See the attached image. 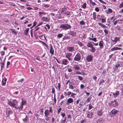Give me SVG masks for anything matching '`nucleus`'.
Instances as JSON below:
<instances>
[{"label":"nucleus","mask_w":123,"mask_h":123,"mask_svg":"<svg viewBox=\"0 0 123 123\" xmlns=\"http://www.w3.org/2000/svg\"><path fill=\"white\" fill-rule=\"evenodd\" d=\"M118 112V110L115 109H113L110 112V115L111 117H114Z\"/></svg>","instance_id":"1a4fd4ad"},{"label":"nucleus","mask_w":123,"mask_h":123,"mask_svg":"<svg viewBox=\"0 0 123 123\" xmlns=\"http://www.w3.org/2000/svg\"><path fill=\"white\" fill-rule=\"evenodd\" d=\"M81 59V56L80 54L78 53L74 58V60L76 61H79Z\"/></svg>","instance_id":"9d476101"},{"label":"nucleus","mask_w":123,"mask_h":123,"mask_svg":"<svg viewBox=\"0 0 123 123\" xmlns=\"http://www.w3.org/2000/svg\"><path fill=\"white\" fill-rule=\"evenodd\" d=\"M56 18L58 19L61 18L62 17L60 13L59 12H57V13L56 15Z\"/></svg>","instance_id":"cd10ccee"},{"label":"nucleus","mask_w":123,"mask_h":123,"mask_svg":"<svg viewBox=\"0 0 123 123\" xmlns=\"http://www.w3.org/2000/svg\"><path fill=\"white\" fill-rule=\"evenodd\" d=\"M6 58H5V60ZM5 61L4 60L3 61V62H1L0 63V65L1 66V70L2 71L3 70V68H4V66L5 64Z\"/></svg>","instance_id":"393cba45"},{"label":"nucleus","mask_w":123,"mask_h":123,"mask_svg":"<svg viewBox=\"0 0 123 123\" xmlns=\"http://www.w3.org/2000/svg\"><path fill=\"white\" fill-rule=\"evenodd\" d=\"M105 82V81L104 80L101 79L99 82V85H101L102 83H104Z\"/></svg>","instance_id":"4d7b16f0"},{"label":"nucleus","mask_w":123,"mask_h":123,"mask_svg":"<svg viewBox=\"0 0 123 123\" xmlns=\"http://www.w3.org/2000/svg\"><path fill=\"white\" fill-rule=\"evenodd\" d=\"M93 18L94 20H95L96 19V13L95 12H94L93 13Z\"/></svg>","instance_id":"58836bf2"},{"label":"nucleus","mask_w":123,"mask_h":123,"mask_svg":"<svg viewBox=\"0 0 123 123\" xmlns=\"http://www.w3.org/2000/svg\"><path fill=\"white\" fill-rule=\"evenodd\" d=\"M48 116L44 115L45 119L47 121H48L49 120V118Z\"/></svg>","instance_id":"c03bdc74"},{"label":"nucleus","mask_w":123,"mask_h":123,"mask_svg":"<svg viewBox=\"0 0 123 123\" xmlns=\"http://www.w3.org/2000/svg\"><path fill=\"white\" fill-rule=\"evenodd\" d=\"M101 17L103 18H100V20H101L102 22V23L105 22L106 21V18L105 17V16L103 15H102L101 16Z\"/></svg>","instance_id":"aec40b11"},{"label":"nucleus","mask_w":123,"mask_h":123,"mask_svg":"<svg viewBox=\"0 0 123 123\" xmlns=\"http://www.w3.org/2000/svg\"><path fill=\"white\" fill-rule=\"evenodd\" d=\"M76 32H74L73 31H70L69 33V35L73 37H75L76 36Z\"/></svg>","instance_id":"4be33fe9"},{"label":"nucleus","mask_w":123,"mask_h":123,"mask_svg":"<svg viewBox=\"0 0 123 123\" xmlns=\"http://www.w3.org/2000/svg\"><path fill=\"white\" fill-rule=\"evenodd\" d=\"M49 45L50 46V53L51 55H53L54 54V49H53V47L51 44H50Z\"/></svg>","instance_id":"dca6fc26"},{"label":"nucleus","mask_w":123,"mask_h":123,"mask_svg":"<svg viewBox=\"0 0 123 123\" xmlns=\"http://www.w3.org/2000/svg\"><path fill=\"white\" fill-rule=\"evenodd\" d=\"M29 28H27L24 31V34L26 35H28V32H29Z\"/></svg>","instance_id":"f704fd0d"},{"label":"nucleus","mask_w":123,"mask_h":123,"mask_svg":"<svg viewBox=\"0 0 123 123\" xmlns=\"http://www.w3.org/2000/svg\"><path fill=\"white\" fill-rule=\"evenodd\" d=\"M63 36V35L62 34H58L57 36V37L60 38H61Z\"/></svg>","instance_id":"603ef678"},{"label":"nucleus","mask_w":123,"mask_h":123,"mask_svg":"<svg viewBox=\"0 0 123 123\" xmlns=\"http://www.w3.org/2000/svg\"><path fill=\"white\" fill-rule=\"evenodd\" d=\"M59 28L62 30L65 31L71 28L70 25L67 24H62L60 25Z\"/></svg>","instance_id":"f257e3e1"},{"label":"nucleus","mask_w":123,"mask_h":123,"mask_svg":"<svg viewBox=\"0 0 123 123\" xmlns=\"http://www.w3.org/2000/svg\"><path fill=\"white\" fill-rule=\"evenodd\" d=\"M67 49L68 52H72L75 51V48L74 46H68L67 48Z\"/></svg>","instance_id":"ddd939ff"},{"label":"nucleus","mask_w":123,"mask_h":123,"mask_svg":"<svg viewBox=\"0 0 123 123\" xmlns=\"http://www.w3.org/2000/svg\"><path fill=\"white\" fill-rule=\"evenodd\" d=\"M119 89L121 91L122 93L123 94V84H120L119 86Z\"/></svg>","instance_id":"473e14b6"},{"label":"nucleus","mask_w":123,"mask_h":123,"mask_svg":"<svg viewBox=\"0 0 123 123\" xmlns=\"http://www.w3.org/2000/svg\"><path fill=\"white\" fill-rule=\"evenodd\" d=\"M38 13L39 17L42 18L43 16L45 15L46 14V13L44 12H39Z\"/></svg>","instance_id":"5701e85b"},{"label":"nucleus","mask_w":123,"mask_h":123,"mask_svg":"<svg viewBox=\"0 0 123 123\" xmlns=\"http://www.w3.org/2000/svg\"><path fill=\"white\" fill-rule=\"evenodd\" d=\"M10 30L11 31V32L12 33L16 35L17 34V32L14 29H10Z\"/></svg>","instance_id":"72a5a7b5"},{"label":"nucleus","mask_w":123,"mask_h":123,"mask_svg":"<svg viewBox=\"0 0 123 123\" xmlns=\"http://www.w3.org/2000/svg\"><path fill=\"white\" fill-rule=\"evenodd\" d=\"M104 42L102 40L100 41L99 43V48L100 49H102L104 46Z\"/></svg>","instance_id":"6ab92c4d"},{"label":"nucleus","mask_w":123,"mask_h":123,"mask_svg":"<svg viewBox=\"0 0 123 123\" xmlns=\"http://www.w3.org/2000/svg\"><path fill=\"white\" fill-rule=\"evenodd\" d=\"M73 68L75 70H78L80 69V67L78 65L74 64Z\"/></svg>","instance_id":"f3484780"},{"label":"nucleus","mask_w":123,"mask_h":123,"mask_svg":"<svg viewBox=\"0 0 123 123\" xmlns=\"http://www.w3.org/2000/svg\"><path fill=\"white\" fill-rule=\"evenodd\" d=\"M75 95V94L74 93H72L71 94V96L73 98H74L75 97L74 96Z\"/></svg>","instance_id":"338daca9"},{"label":"nucleus","mask_w":123,"mask_h":123,"mask_svg":"<svg viewBox=\"0 0 123 123\" xmlns=\"http://www.w3.org/2000/svg\"><path fill=\"white\" fill-rule=\"evenodd\" d=\"M10 62L9 61H7L6 64V68H8L10 65Z\"/></svg>","instance_id":"13d9d810"},{"label":"nucleus","mask_w":123,"mask_h":123,"mask_svg":"<svg viewBox=\"0 0 123 123\" xmlns=\"http://www.w3.org/2000/svg\"><path fill=\"white\" fill-rule=\"evenodd\" d=\"M6 115L7 117H9L10 114H12V111L9 108H7L6 111Z\"/></svg>","instance_id":"6e6552de"},{"label":"nucleus","mask_w":123,"mask_h":123,"mask_svg":"<svg viewBox=\"0 0 123 123\" xmlns=\"http://www.w3.org/2000/svg\"><path fill=\"white\" fill-rule=\"evenodd\" d=\"M123 7V1L122 2V3L119 6V8H121Z\"/></svg>","instance_id":"052dcab7"},{"label":"nucleus","mask_w":123,"mask_h":123,"mask_svg":"<svg viewBox=\"0 0 123 123\" xmlns=\"http://www.w3.org/2000/svg\"><path fill=\"white\" fill-rule=\"evenodd\" d=\"M119 94V93L118 91H117L115 93H113V97L116 98L118 96V95Z\"/></svg>","instance_id":"7c9ffc66"},{"label":"nucleus","mask_w":123,"mask_h":123,"mask_svg":"<svg viewBox=\"0 0 123 123\" xmlns=\"http://www.w3.org/2000/svg\"><path fill=\"white\" fill-rule=\"evenodd\" d=\"M88 39H89V40H90L93 41L95 42H96L97 41L96 38V37H94L93 38H92L90 37H89Z\"/></svg>","instance_id":"4c0bfd02"},{"label":"nucleus","mask_w":123,"mask_h":123,"mask_svg":"<svg viewBox=\"0 0 123 123\" xmlns=\"http://www.w3.org/2000/svg\"><path fill=\"white\" fill-rule=\"evenodd\" d=\"M42 42L43 44L48 49H49V46L47 45L46 43L43 42Z\"/></svg>","instance_id":"864d4df0"},{"label":"nucleus","mask_w":123,"mask_h":123,"mask_svg":"<svg viewBox=\"0 0 123 123\" xmlns=\"http://www.w3.org/2000/svg\"><path fill=\"white\" fill-rule=\"evenodd\" d=\"M23 108V106L21 105L20 106H19L18 107L17 109H18L20 110H22Z\"/></svg>","instance_id":"09e8293b"},{"label":"nucleus","mask_w":123,"mask_h":123,"mask_svg":"<svg viewBox=\"0 0 123 123\" xmlns=\"http://www.w3.org/2000/svg\"><path fill=\"white\" fill-rule=\"evenodd\" d=\"M49 110L47 109L44 112V115L49 116L51 113L52 114L53 112V107L52 106H50L49 108Z\"/></svg>","instance_id":"f03ea898"},{"label":"nucleus","mask_w":123,"mask_h":123,"mask_svg":"<svg viewBox=\"0 0 123 123\" xmlns=\"http://www.w3.org/2000/svg\"><path fill=\"white\" fill-rule=\"evenodd\" d=\"M75 74H82V73H81L80 72V71H76L75 73L74 74H72L73 75L74 74V75H75Z\"/></svg>","instance_id":"a18cd8bd"},{"label":"nucleus","mask_w":123,"mask_h":123,"mask_svg":"<svg viewBox=\"0 0 123 123\" xmlns=\"http://www.w3.org/2000/svg\"><path fill=\"white\" fill-rule=\"evenodd\" d=\"M28 120V117L27 116H26L25 118L22 119L23 122L25 123H27V122Z\"/></svg>","instance_id":"e433bc0d"},{"label":"nucleus","mask_w":123,"mask_h":123,"mask_svg":"<svg viewBox=\"0 0 123 123\" xmlns=\"http://www.w3.org/2000/svg\"><path fill=\"white\" fill-rule=\"evenodd\" d=\"M93 114V113L92 112H88L87 113V117L88 118H91L92 117Z\"/></svg>","instance_id":"b1692460"},{"label":"nucleus","mask_w":123,"mask_h":123,"mask_svg":"<svg viewBox=\"0 0 123 123\" xmlns=\"http://www.w3.org/2000/svg\"><path fill=\"white\" fill-rule=\"evenodd\" d=\"M120 66V65L119 64H116L114 66L115 69L116 70H117L118 69V68Z\"/></svg>","instance_id":"ea45409f"},{"label":"nucleus","mask_w":123,"mask_h":123,"mask_svg":"<svg viewBox=\"0 0 123 123\" xmlns=\"http://www.w3.org/2000/svg\"><path fill=\"white\" fill-rule=\"evenodd\" d=\"M78 79L80 81H82L83 80L82 77L80 76H78Z\"/></svg>","instance_id":"69168bd1"},{"label":"nucleus","mask_w":123,"mask_h":123,"mask_svg":"<svg viewBox=\"0 0 123 123\" xmlns=\"http://www.w3.org/2000/svg\"><path fill=\"white\" fill-rule=\"evenodd\" d=\"M70 37L68 36H66L63 37L62 38V40H65L66 39H70Z\"/></svg>","instance_id":"de8ad7c7"},{"label":"nucleus","mask_w":123,"mask_h":123,"mask_svg":"<svg viewBox=\"0 0 123 123\" xmlns=\"http://www.w3.org/2000/svg\"><path fill=\"white\" fill-rule=\"evenodd\" d=\"M6 79L5 77L3 78L2 81L1 82L2 85V86L5 85L6 84Z\"/></svg>","instance_id":"c85d7f7f"},{"label":"nucleus","mask_w":123,"mask_h":123,"mask_svg":"<svg viewBox=\"0 0 123 123\" xmlns=\"http://www.w3.org/2000/svg\"><path fill=\"white\" fill-rule=\"evenodd\" d=\"M83 103V102H82L81 101L80 102L79 104V105L77 106V107L79 108H80L83 105V104H82Z\"/></svg>","instance_id":"49530a36"},{"label":"nucleus","mask_w":123,"mask_h":123,"mask_svg":"<svg viewBox=\"0 0 123 123\" xmlns=\"http://www.w3.org/2000/svg\"><path fill=\"white\" fill-rule=\"evenodd\" d=\"M80 24L81 25H85L84 21L83 20H81L80 22Z\"/></svg>","instance_id":"a19ab883"},{"label":"nucleus","mask_w":123,"mask_h":123,"mask_svg":"<svg viewBox=\"0 0 123 123\" xmlns=\"http://www.w3.org/2000/svg\"><path fill=\"white\" fill-rule=\"evenodd\" d=\"M91 98V97H89L87 99V100L86 101V102L87 103H88L90 101Z\"/></svg>","instance_id":"8fccbe9b"},{"label":"nucleus","mask_w":123,"mask_h":123,"mask_svg":"<svg viewBox=\"0 0 123 123\" xmlns=\"http://www.w3.org/2000/svg\"><path fill=\"white\" fill-rule=\"evenodd\" d=\"M24 80V79L23 78H22L20 80H18L17 82H18L22 83V81H23Z\"/></svg>","instance_id":"e2e57ef3"},{"label":"nucleus","mask_w":123,"mask_h":123,"mask_svg":"<svg viewBox=\"0 0 123 123\" xmlns=\"http://www.w3.org/2000/svg\"><path fill=\"white\" fill-rule=\"evenodd\" d=\"M122 49L121 48H118V47H114L113 48L111 49V51H113L115 50H118Z\"/></svg>","instance_id":"c756f323"},{"label":"nucleus","mask_w":123,"mask_h":123,"mask_svg":"<svg viewBox=\"0 0 123 123\" xmlns=\"http://www.w3.org/2000/svg\"><path fill=\"white\" fill-rule=\"evenodd\" d=\"M0 54L1 55L3 56L5 55V52L4 51H2L0 52Z\"/></svg>","instance_id":"5fc2aeb1"},{"label":"nucleus","mask_w":123,"mask_h":123,"mask_svg":"<svg viewBox=\"0 0 123 123\" xmlns=\"http://www.w3.org/2000/svg\"><path fill=\"white\" fill-rule=\"evenodd\" d=\"M104 120L103 118H100L97 121V123H103Z\"/></svg>","instance_id":"bb28decb"},{"label":"nucleus","mask_w":123,"mask_h":123,"mask_svg":"<svg viewBox=\"0 0 123 123\" xmlns=\"http://www.w3.org/2000/svg\"><path fill=\"white\" fill-rule=\"evenodd\" d=\"M68 88L71 90H73L74 89V84L72 82H70L69 80H68L66 82V85H67L68 83Z\"/></svg>","instance_id":"423d86ee"},{"label":"nucleus","mask_w":123,"mask_h":123,"mask_svg":"<svg viewBox=\"0 0 123 123\" xmlns=\"http://www.w3.org/2000/svg\"><path fill=\"white\" fill-rule=\"evenodd\" d=\"M93 108V107L91 105V104H90L89 105L88 110H90L92 108Z\"/></svg>","instance_id":"bf43d9fd"},{"label":"nucleus","mask_w":123,"mask_h":123,"mask_svg":"<svg viewBox=\"0 0 123 123\" xmlns=\"http://www.w3.org/2000/svg\"><path fill=\"white\" fill-rule=\"evenodd\" d=\"M70 12L67 9L64 7L62 9L61 13L62 14H64L67 15H69L70 14Z\"/></svg>","instance_id":"39448f33"},{"label":"nucleus","mask_w":123,"mask_h":123,"mask_svg":"<svg viewBox=\"0 0 123 123\" xmlns=\"http://www.w3.org/2000/svg\"><path fill=\"white\" fill-rule=\"evenodd\" d=\"M69 63V61H68L67 60L64 59L62 60V64L64 65H67Z\"/></svg>","instance_id":"a211bd4d"},{"label":"nucleus","mask_w":123,"mask_h":123,"mask_svg":"<svg viewBox=\"0 0 123 123\" xmlns=\"http://www.w3.org/2000/svg\"><path fill=\"white\" fill-rule=\"evenodd\" d=\"M62 108H59V109L57 111V113L58 114H59L60 111H61Z\"/></svg>","instance_id":"680f3d73"},{"label":"nucleus","mask_w":123,"mask_h":123,"mask_svg":"<svg viewBox=\"0 0 123 123\" xmlns=\"http://www.w3.org/2000/svg\"><path fill=\"white\" fill-rule=\"evenodd\" d=\"M87 46L88 48H90L91 49H90V51L92 53H94L96 50V49L95 48L93 47V46L91 42H90L87 43Z\"/></svg>","instance_id":"7ed1b4c3"},{"label":"nucleus","mask_w":123,"mask_h":123,"mask_svg":"<svg viewBox=\"0 0 123 123\" xmlns=\"http://www.w3.org/2000/svg\"><path fill=\"white\" fill-rule=\"evenodd\" d=\"M8 103L11 106L17 109V108L16 107V106L18 104V102L17 100L14 99L12 101H9L8 102Z\"/></svg>","instance_id":"20e7f679"},{"label":"nucleus","mask_w":123,"mask_h":123,"mask_svg":"<svg viewBox=\"0 0 123 123\" xmlns=\"http://www.w3.org/2000/svg\"><path fill=\"white\" fill-rule=\"evenodd\" d=\"M77 44L79 45L80 47L83 46V44L81 42L78 41L77 42Z\"/></svg>","instance_id":"37998d69"},{"label":"nucleus","mask_w":123,"mask_h":123,"mask_svg":"<svg viewBox=\"0 0 123 123\" xmlns=\"http://www.w3.org/2000/svg\"><path fill=\"white\" fill-rule=\"evenodd\" d=\"M120 38L119 37H116L114 38V40H111L112 42L113 43V44H116L117 42L119 41Z\"/></svg>","instance_id":"4468645a"},{"label":"nucleus","mask_w":123,"mask_h":123,"mask_svg":"<svg viewBox=\"0 0 123 123\" xmlns=\"http://www.w3.org/2000/svg\"><path fill=\"white\" fill-rule=\"evenodd\" d=\"M50 6V5H49L48 4H44V7L45 8H48Z\"/></svg>","instance_id":"774afa93"},{"label":"nucleus","mask_w":123,"mask_h":123,"mask_svg":"<svg viewBox=\"0 0 123 123\" xmlns=\"http://www.w3.org/2000/svg\"><path fill=\"white\" fill-rule=\"evenodd\" d=\"M86 3H85L83 4L82 6V7L83 8L85 9L86 8Z\"/></svg>","instance_id":"3c124183"},{"label":"nucleus","mask_w":123,"mask_h":123,"mask_svg":"<svg viewBox=\"0 0 123 123\" xmlns=\"http://www.w3.org/2000/svg\"><path fill=\"white\" fill-rule=\"evenodd\" d=\"M97 114L98 116H102L103 114L102 110L101 109L100 110H98L97 111Z\"/></svg>","instance_id":"412c9836"},{"label":"nucleus","mask_w":123,"mask_h":123,"mask_svg":"<svg viewBox=\"0 0 123 123\" xmlns=\"http://www.w3.org/2000/svg\"><path fill=\"white\" fill-rule=\"evenodd\" d=\"M73 102V99L71 98H70L67 99L65 105H68L72 103Z\"/></svg>","instance_id":"9b49d317"},{"label":"nucleus","mask_w":123,"mask_h":123,"mask_svg":"<svg viewBox=\"0 0 123 123\" xmlns=\"http://www.w3.org/2000/svg\"><path fill=\"white\" fill-rule=\"evenodd\" d=\"M72 55V54L70 53H68L66 54L65 57L67 58L69 61H71V58H70Z\"/></svg>","instance_id":"2eb2a0df"},{"label":"nucleus","mask_w":123,"mask_h":123,"mask_svg":"<svg viewBox=\"0 0 123 123\" xmlns=\"http://www.w3.org/2000/svg\"><path fill=\"white\" fill-rule=\"evenodd\" d=\"M40 28L38 26H37L35 27L34 29H35V32L37 31Z\"/></svg>","instance_id":"6e6d98bb"},{"label":"nucleus","mask_w":123,"mask_h":123,"mask_svg":"<svg viewBox=\"0 0 123 123\" xmlns=\"http://www.w3.org/2000/svg\"><path fill=\"white\" fill-rule=\"evenodd\" d=\"M16 51L15 52H16V53L18 54H21V51L20 50V49H17L16 50Z\"/></svg>","instance_id":"79ce46f5"},{"label":"nucleus","mask_w":123,"mask_h":123,"mask_svg":"<svg viewBox=\"0 0 123 123\" xmlns=\"http://www.w3.org/2000/svg\"><path fill=\"white\" fill-rule=\"evenodd\" d=\"M98 0L100 2H101V3H102L103 4H106V2H104V1H103L102 0Z\"/></svg>","instance_id":"0e129e2a"},{"label":"nucleus","mask_w":123,"mask_h":123,"mask_svg":"<svg viewBox=\"0 0 123 123\" xmlns=\"http://www.w3.org/2000/svg\"><path fill=\"white\" fill-rule=\"evenodd\" d=\"M98 24L99 26H101V27L102 28H104L105 29H107L108 28L107 27L105 26V25L102 24L101 23H98Z\"/></svg>","instance_id":"2f4dec72"},{"label":"nucleus","mask_w":123,"mask_h":123,"mask_svg":"<svg viewBox=\"0 0 123 123\" xmlns=\"http://www.w3.org/2000/svg\"><path fill=\"white\" fill-rule=\"evenodd\" d=\"M93 58L92 55H88L86 57V59L88 62H90L92 61Z\"/></svg>","instance_id":"f8f14e48"},{"label":"nucleus","mask_w":123,"mask_h":123,"mask_svg":"<svg viewBox=\"0 0 123 123\" xmlns=\"http://www.w3.org/2000/svg\"><path fill=\"white\" fill-rule=\"evenodd\" d=\"M42 19L43 21L46 22H48L49 20L48 18L46 17H43L42 18Z\"/></svg>","instance_id":"a878e982"},{"label":"nucleus","mask_w":123,"mask_h":123,"mask_svg":"<svg viewBox=\"0 0 123 123\" xmlns=\"http://www.w3.org/2000/svg\"><path fill=\"white\" fill-rule=\"evenodd\" d=\"M118 104V103L117 102L116 99H115L114 100L111 101V102L109 104L110 105H112L114 107H117Z\"/></svg>","instance_id":"0eeeda50"},{"label":"nucleus","mask_w":123,"mask_h":123,"mask_svg":"<svg viewBox=\"0 0 123 123\" xmlns=\"http://www.w3.org/2000/svg\"><path fill=\"white\" fill-rule=\"evenodd\" d=\"M23 98H21V105L23 106L25 105L26 103V102L25 100H24Z\"/></svg>","instance_id":"c9c22d12"}]
</instances>
